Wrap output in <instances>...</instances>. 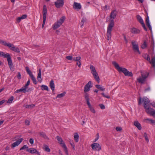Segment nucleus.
<instances>
[{
  "instance_id": "obj_1",
  "label": "nucleus",
  "mask_w": 155,
  "mask_h": 155,
  "mask_svg": "<svg viewBox=\"0 0 155 155\" xmlns=\"http://www.w3.org/2000/svg\"><path fill=\"white\" fill-rule=\"evenodd\" d=\"M117 14L116 11V10H114L111 12L110 14V18L112 19V20L110 21V23L107 26V39L108 41L110 40L111 38V32L112 28L114 25V22L113 19L115 18Z\"/></svg>"
},
{
  "instance_id": "obj_2",
  "label": "nucleus",
  "mask_w": 155,
  "mask_h": 155,
  "mask_svg": "<svg viewBox=\"0 0 155 155\" xmlns=\"http://www.w3.org/2000/svg\"><path fill=\"white\" fill-rule=\"evenodd\" d=\"M112 64L119 72H122L125 76H133L132 72H129L125 68L120 67L119 65L115 61H113Z\"/></svg>"
},
{
  "instance_id": "obj_3",
  "label": "nucleus",
  "mask_w": 155,
  "mask_h": 155,
  "mask_svg": "<svg viewBox=\"0 0 155 155\" xmlns=\"http://www.w3.org/2000/svg\"><path fill=\"white\" fill-rule=\"evenodd\" d=\"M0 56L7 58L9 67L11 71H14V66L11 57L9 54L7 53L5 54L2 51H0Z\"/></svg>"
},
{
  "instance_id": "obj_4",
  "label": "nucleus",
  "mask_w": 155,
  "mask_h": 155,
  "mask_svg": "<svg viewBox=\"0 0 155 155\" xmlns=\"http://www.w3.org/2000/svg\"><path fill=\"white\" fill-rule=\"evenodd\" d=\"M142 102L143 103V106L144 108L150 106V101L149 99L146 97H143V98L140 97L139 98L138 101V105H140Z\"/></svg>"
},
{
  "instance_id": "obj_5",
  "label": "nucleus",
  "mask_w": 155,
  "mask_h": 155,
  "mask_svg": "<svg viewBox=\"0 0 155 155\" xmlns=\"http://www.w3.org/2000/svg\"><path fill=\"white\" fill-rule=\"evenodd\" d=\"M84 97L90 111L92 113L95 114L96 113L95 110L90 103L89 94L86 93L84 95Z\"/></svg>"
},
{
  "instance_id": "obj_6",
  "label": "nucleus",
  "mask_w": 155,
  "mask_h": 155,
  "mask_svg": "<svg viewBox=\"0 0 155 155\" xmlns=\"http://www.w3.org/2000/svg\"><path fill=\"white\" fill-rule=\"evenodd\" d=\"M57 139L58 141V143L61 145L64 149V150L65 151L66 154L67 155H68V153L67 147L66 146L65 143L64 142V141L62 138L59 136H57Z\"/></svg>"
},
{
  "instance_id": "obj_7",
  "label": "nucleus",
  "mask_w": 155,
  "mask_h": 155,
  "mask_svg": "<svg viewBox=\"0 0 155 155\" xmlns=\"http://www.w3.org/2000/svg\"><path fill=\"white\" fill-rule=\"evenodd\" d=\"M148 76V74L147 73H143L141 74V76L140 77L137 78L138 82L141 84L143 83L145 81L146 78Z\"/></svg>"
},
{
  "instance_id": "obj_8",
  "label": "nucleus",
  "mask_w": 155,
  "mask_h": 155,
  "mask_svg": "<svg viewBox=\"0 0 155 155\" xmlns=\"http://www.w3.org/2000/svg\"><path fill=\"white\" fill-rule=\"evenodd\" d=\"M143 57L144 58L147 60V61H149V62L152 65V66L155 68V57H154L152 58L151 61L150 60V58L149 55H148L147 54H145L143 55Z\"/></svg>"
},
{
  "instance_id": "obj_9",
  "label": "nucleus",
  "mask_w": 155,
  "mask_h": 155,
  "mask_svg": "<svg viewBox=\"0 0 155 155\" xmlns=\"http://www.w3.org/2000/svg\"><path fill=\"white\" fill-rule=\"evenodd\" d=\"M47 13V10L46 7L45 5H44L43 7V24L42 26V28L44 27V26L45 24L46 21V15Z\"/></svg>"
},
{
  "instance_id": "obj_10",
  "label": "nucleus",
  "mask_w": 155,
  "mask_h": 155,
  "mask_svg": "<svg viewBox=\"0 0 155 155\" xmlns=\"http://www.w3.org/2000/svg\"><path fill=\"white\" fill-rule=\"evenodd\" d=\"M131 44L132 45L133 49L134 51L137 52L139 54H140V51L138 44L135 41H131Z\"/></svg>"
},
{
  "instance_id": "obj_11",
  "label": "nucleus",
  "mask_w": 155,
  "mask_h": 155,
  "mask_svg": "<svg viewBox=\"0 0 155 155\" xmlns=\"http://www.w3.org/2000/svg\"><path fill=\"white\" fill-rule=\"evenodd\" d=\"M144 109L147 113L151 115L155 118V110L152 108L150 107V106Z\"/></svg>"
},
{
  "instance_id": "obj_12",
  "label": "nucleus",
  "mask_w": 155,
  "mask_h": 155,
  "mask_svg": "<svg viewBox=\"0 0 155 155\" xmlns=\"http://www.w3.org/2000/svg\"><path fill=\"white\" fill-rule=\"evenodd\" d=\"M91 147L92 149L95 151H99L101 150V147L99 143H92Z\"/></svg>"
},
{
  "instance_id": "obj_13",
  "label": "nucleus",
  "mask_w": 155,
  "mask_h": 155,
  "mask_svg": "<svg viewBox=\"0 0 155 155\" xmlns=\"http://www.w3.org/2000/svg\"><path fill=\"white\" fill-rule=\"evenodd\" d=\"M54 4L57 8L62 7L64 5V0H57L54 2Z\"/></svg>"
},
{
  "instance_id": "obj_14",
  "label": "nucleus",
  "mask_w": 155,
  "mask_h": 155,
  "mask_svg": "<svg viewBox=\"0 0 155 155\" xmlns=\"http://www.w3.org/2000/svg\"><path fill=\"white\" fill-rule=\"evenodd\" d=\"M137 18L138 21L142 25V27L144 30L147 31V29L146 27L143 20L141 17L140 15H138L137 16Z\"/></svg>"
},
{
  "instance_id": "obj_15",
  "label": "nucleus",
  "mask_w": 155,
  "mask_h": 155,
  "mask_svg": "<svg viewBox=\"0 0 155 155\" xmlns=\"http://www.w3.org/2000/svg\"><path fill=\"white\" fill-rule=\"evenodd\" d=\"M92 87L91 81H90L85 86L84 88V92L85 93L88 91Z\"/></svg>"
},
{
  "instance_id": "obj_16",
  "label": "nucleus",
  "mask_w": 155,
  "mask_h": 155,
  "mask_svg": "<svg viewBox=\"0 0 155 155\" xmlns=\"http://www.w3.org/2000/svg\"><path fill=\"white\" fill-rule=\"evenodd\" d=\"M10 50L18 53H19L20 52L19 49L17 47H16L14 45L10 43V45L8 47Z\"/></svg>"
},
{
  "instance_id": "obj_17",
  "label": "nucleus",
  "mask_w": 155,
  "mask_h": 155,
  "mask_svg": "<svg viewBox=\"0 0 155 155\" xmlns=\"http://www.w3.org/2000/svg\"><path fill=\"white\" fill-rule=\"evenodd\" d=\"M23 139L21 138L16 141L12 144V147H15L18 146L23 140Z\"/></svg>"
},
{
  "instance_id": "obj_18",
  "label": "nucleus",
  "mask_w": 155,
  "mask_h": 155,
  "mask_svg": "<svg viewBox=\"0 0 155 155\" xmlns=\"http://www.w3.org/2000/svg\"><path fill=\"white\" fill-rule=\"evenodd\" d=\"M27 151L31 154L36 153L38 155H40V153L37 150L34 148L28 149L27 150Z\"/></svg>"
},
{
  "instance_id": "obj_19",
  "label": "nucleus",
  "mask_w": 155,
  "mask_h": 155,
  "mask_svg": "<svg viewBox=\"0 0 155 155\" xmlns=\"http://www.w3.org/2000/svg\"><path fill=\"white\" fill-rule=\"evenodd\" d=\"M27 88L24 86H23L21 88V89H19L17 90L15 92V93H18L20 92L25 93L26 92H28V90H27Z\"/></svg>"
},
{
  "instance_id": "obj_20",
  "label": "nucleus",
  "mask_w": 155,
  "mask_h": 155,
  "mask_svg": "<svg viewBox=\"0 0 155 155\" xmlns=\"http://www.w3.org/2000/svg\"><path fill=\"white\" fill-rule=\"evenodd\" d=\"M146 25L148 27L149 29L151 31L152 30V27L150 24V22H149V17L148 15H147V18H146Z\"/></svg>"
},
{
  "instance_id": "obj_21",
  "label": "nucleus",
  "mask_w": 155,
  "mask_h": 155,
  "mask_svg": "<svg viewBox=\"0 0 155 155\" xmlns=\"http://www.w3.org/2000/svg\"><path fill=\"white\" fill-rule=\"evenodd\" d=\"M49 86L51 89L52 90L53 92H54V81L53 80H51L50 82Z\"/></svg>"
},
{
  "instance_id": "obj_22",
  "label": "nucleus",
  "mask_w": 155,
  "mask_h": 155,
  "mask_svg": "<svg viewBox=\"0 0 155 155\" xmlns=\"http://www.w3.org/2000/svg\"><path fill=\"white\" fill-rule=\"evenodd\" d=\"M134 124L138 130H140L141 129V125L137 120L134 121Z\"/></svg>"
},
{
  "instance_id": "obj_23",
  "label": "nucleus",
  "mask_w": 155,
  "mask_h": 155,
  "mask_svg": "<svg viewBox=\"0 0 155 155\" xmlns=\"http://www.w3.org/2000/svg\"><path fill=\"white\" fill-rule=\"evenodd\" d=\"M74 8L77 10H79L81 8V5L80 3L74 2Z\"/></svg>"
},
{
  "instance_id": "obj_24",
  "label": "nucleus",
  "mask_w": 155,
  "mask_h": 155,
  "mask_svg": "<svg viewBox=\"0 0 155 155\" xmlns=\"http://www.w3.org/2000/svg\"><path fill=\"white\" fill-rule=\"evenodd\" d=\"M131 32L132 33L134 34H138L140 33V30L135 28H133L131 29Z\"/></svg>"
},
{
  "instance_id": "obj_25",
  "label": "nucleus",
  "mask_w": 155,
  "mask_h": 155,
  "mask_svg": "<svg viewBox=\"0 0 155 155\" xmlns=\"http://www.w3.org/2000/svg\"><path fill=\"white\" fill-rule=\"evenodd\" d=\"M61 25L59 22L57 21L56 23H55L53 25V29L54 30L57 29Z\"/></svg>"
},
{
  "instance_id": "obj_26",
  "label": "nucleus",
  "mask_w": 155,
  "mask_h": 155,
  "mask_svg": "<svg viewBox=\"0 0 155 155\" xmlns=\"http://www.w3.org/2000/svg\"><path fill=\"white\" fill-rule=\"evenodd\" d=\"M10 43L9 42L7 43L6 41L0 39V44H1L5 46L8 47L10 45Z\"/></svg>"
},
{
  "instance_id": "obj_27",
  "label": "nucleus",
  "mask_w": 155,
  "mask_h": 155,
  "mask_svg": "<svg viewBox=\"0 0 155 155\" xmlns=\"http://www.w3.org/2000/svg\"><path fill=\"white\" fill-rule=\"evenodd\" d=\"M41 69H39V71L37 79L38 81L40 82H41L42 81L41 78Z\"/></svg>"
},
{
  "instance_id": "obj_28",
  "label": "nucleus",
  "mask_w": 155,
  "mask_h": 155,
  "mask_svg": "<svg viewBox=\"0 0 155 155\" xmlns=\"http://www.w3.org/2000/svg\"><path fill=\"white\" fill-rule=\"evenodd\" d=\"M94 78L96 79V80L98 82V83L99 82L100 79L98 76V74L97 72L92 74Z\"/></svg>"
},
{
  "instance_id": "obj_29",
  "label": "nucleus",
  "mask_w": 155,
  "mask_h": 155,
  "mask_svg": "<svg viewBox=\"0 0 155 155\" xmlns=\"http://www.w3.org/2000/svg\"><path fill=\"white\" fill-rule=\"evenodd\" d=\"M79 135L77 133L74 134V138L75 141L77 143L78 141L79 140Z\"/></svg>"
},
{
  "instance_id": "obj_30",
  "label": "nucleus",
  "mask_w": 155,
  "mask_h": 155,
  "mask_svg": "<svg viewBox=\"0 0 155 155\" xmlns=\"http://www.w3.org/2000/svg\"><path fill=\"white\" fill-rule=\"evenodd\" d=\"M95 87L97 89H99L101 91H103L105 90V88L103 87L98 84H97L95 85Z\"/></svg>"
},
{
  "instance_id": "obj_31",
  "label": "nucleus",
  "mask_w": 155,
  "mask_h": 155,
  "mask_svg": "<svg viewBox=\"0 0 155 155\" xmlns=\"http://www.w3.org/2000/svg\"><path fill=\"white\" fill-rule=\"evenodd\" d=\"M90 69L92 74L97 72L95 67L92 65H90Z\"/></svg>"
},
{
  "instance_id": "obj_32",
  "label": "nucleus",
  "mask_w": 155,
  "mask_h": 155,
  "mask_svg": "<svg viewBox=\"0 0 155 155\" xmlns=\"http://www.w3.org/2000/svg\"><path fill=\"white\" fill-rule=\"evenodd\" d=\"M26 70L27 73L29 74L30 77L32 76L33 75L31 71L29 70V68L28 67H26L25 68Z\"/></svg>"
},
{
  "instance_id": "obj_33",
  "label": "nucleus",
  "mask_w": 155,
  "mask_h": 155,
  "mask_svg": "<svg viewBox=\"0 0 155 155\" xmlns=\"http://www.w3.org/2000/svg\"><path fill=\"white\" fill-rule=\"evenodd\" d=\"M65 18V17L64 16H63L59 20H58L57 21L59 22L60 23H61V24H62L64 22Z\"/></svg>"
},
{
  "instance_id": "obj_34",
  "label": "nucleus",
  "mask_w": 155,
  "mask_h": 155,
  "mask_svg": "<svg viewBox=\"0 0 155 155\" xmlns=\"http://www.w3.org/2000/svg\"><path fill=\"white\" fill-rule=\"evenodd\" d=\"M145 121H147L149 122H150V123L153 124H155V120H153L152 119H145Z\"/></svg>"
},
{
  "instance_id": "obj_35",
  "label": "nucleus",
  "mask_w": 155,
  "mask_h": 155,
  "mask_svg": "<svg viewBox=\"0 0 155 155\" xmlns=\"http://www.w3.org/2000/svg\"><path fill=\"white\" fill-rule=\"evenodd\" d=\"M41 89L42 90H46L48 91H49L48 87L46 85H42L41 86Z\"/></svg>"
},
{
  "instance_id": "obj_36",
  "label": "nucleus",
  "mask_w": 155,
  "mask_h": 155,
  "mask_svg": "<svg viewBox=\"0 0 155 155\" xmlns=\"http://www.w3.org/2000/svg\"><path fill=\"white\" fill-rule=\"evenodd\" d=\"M14 99V97L13 96L11 97L7 101V104H11L12 102V101Z\"/></svg>"
},
{
  "instance_id": "obj_37",
  "label": "nucleus",
  "mask_w": 155,
  "mask_h": 155,
  "mask_svg": "<svg viewBox=\"0 0 155 155\" xmlns=\"http://www.w3.org/2000/svg\"><path fill=\"white\" fill-rule=\"evenodd\" d=\"M66 93L65 92H64L61 94H58L57 95L56 97L57 98H59L62 97L65 95Z\"/></svg>"
},
{
  "instance_id": "obj_38",
  "label": "nucleus",
  "mask_w": 155,
  "mask_h": 155,
  "mask_svg": "<svg viewBox=\"0 0 155 155\" xmlns=\"http://www.w3.org/2000/svg\"><path fill=\"white\" fill-rule=\"evenodd\" d=\"M40 135L42 137H43L45 138L48 139V137L46 136L45 133L43 132H40L39 133Z\"/></svg>"
},
{
  "instance_id": "obj_39",
  "label": "nucleus",
  "mask_w": 155,
  "mask_h": 155,
  "mask_svg": "<svg viewBox=\"0 0 155 155\" xmlns=\"http://www.w3.org/2000/svg\"><path fill=\"white\" fill-rule=\"evenodd\" d=\"M81 59V57L79 56H78V57H74L73 58V60L75 61H80V59Z\"/></svg>"
},
{
  "instance_id": "obj_40",
  "label": "nucleus",
  "mask_w": 155,
  "mask_h": 155,
  "mask_svg": "<svg viewBox=\"0 0 155 155\" xmlns=\"http://www.w3.org/2000/svg\"><path fill=\"white\" fill-rule=\"evenodd\" d=\"M31 78L32 80L33 81V82L34 84H37V81L36 80V79L34 77V75L32 76H31L30 77Z\"/></svg>"
},
{
  "instance_id": "obj_41",
  "label": "nucleus",
  "mask_w": 155,
  "mask_h": 155,
  "mask_svg": "<svg viewBox=\"0 0 155 155\" xmlns=\"http://www.w3.org/2000/svg\"><path fill=\"white\" fill-rule=\"evenodd\" d=\"M35 106V105L31 104L30 105H27L25 107L27 108H32Z\"/></svg>"
},
{
  "instance_id": "obj_42",
  "label": "nucleus",
  "mask_w": 155,
  "mask_h": 155,
  "mask_svg": "<svg viewBox=\"0 0 155 155\" xmlns=\"http://www.w3.org/2000/svg\"><path fill=\"white\" fill-rule=\"evenodd\" d=\"M147 47V44L146 41H144L143 44L141 45V48L142 49H145Z\"/></svg>"
},
{
  "instance_id": "obj_43",
  "label": "nucleus",
  "mask_w": 155,
  "mask_h": 155,
  "mask_svg": "<svg viewBox=\"0 0 155 155\" xmlns=\"http://www.w3.org/2000/svg\"><path fill=\"white\" fill-rule=\"evenodd\" d=\"M143 136L145 137V139L146 140V141L147 143L148 142L149 140V139H148V137H147V134L146 133H144V135H143Z\"/></svg>"
},
{
  "instance_id": "obj_44",
  "label": "nucleus",
  "mask_w": 155,
  "mask_h": 155,
  "mask_svg": "<svg viewBox=\"0 0 155 155\" xmlns=\"http://www.w3.org/2000/svg\"><path fill=\"white\" fill-rule=\"evenodd\" d=\"M45 147V151L47 152H50V150L49 148L48 147L47 145H45L44 146Z\"/></svg>"
},
{
  "instance_id": "obj_45",
  "label": "nucleus",
  "mask_w": 155,
  "mask_h": 155,
  "mask_svg": "<svg viewBox=\"0 0 155 155\" xmlns=\"http://www.w3.org/2000/svg\"><path fill=\"white\" fill-rule=\"evenodd\" d=\"M25 149H28V146H27V145H24V146H23L22 147H21L20 149V150H24Z\"/></svg>"
},
{
  "instance_id": "obj_46",
  "label": "nucleus",
  "mask_w": 155,
  "mask_h": 155,
  "mask_svg": "<svg viewBox=\"0 0 155 155\" xmlns=\"http://www.w3.org/2000/svg\"><path fill=\"white\" fill-rule=\"evenodd\" d=\"M30 83V80H29L27 81V83L25 84V86H24L27 89L28 87V86L29 84Z\"/></svg>"
},
{
  "instance_id": "obj_47",
  "label": "nucleus",
  "mask_w": 155,
  "mask_h": 155,
  "mask_svg": "<svg viewBox=\"0 0 155 155\" xmlns=\"http://www.w3.org/2000/svg\"><path fill=\"white\" fill-rule=\"evenodd\" d=\"M66 58L67 59L69 60H71L73 59L72 56H67L66 57Z\"/></svg>"
},
{
  "instance_id": "obj_48",
  "label": "nucleus",
  "mask_w": 155,
  "mask_h": 155,
  "mask_svg": "<svg viewBox=\"0 0 155 155\" xmlns=\"http://www.w3.org/2000/svg\"><path fill=\"white\" fill-rule=\"evenodd\" d=\"M70 143V144L71 145V147H72L73 149L74 150H75V145H74L73 141H72V142H71Z\"/></svg>"
},
{
  "instance_id": "obj_49",
  "label": "nucleus",
  "mask_w": 155,
  "mask_h": 155,
  "mask_svg": "<svg viewBox=\"0 0 155 155\" xmlns=\"http://www.w3.org/2000/svg\"><path fill=\"white\" fill-rule=\"evenodd\" d=\"M101 94L103 95V96L105 97V98H110V97L108 96V95H106L104 93H101Z\"/></svg>"
},
{
  "instance_id": "obj_50",
  "label": "nucleus",
  "mask_w": 155,
  "mask_h": 155,
  "mask_svg": "<svg viewBox=\"0 0 155 155\" xmlns=\"http://www.w3.org/2000/svg\"><path fill=\"white\" fill-rule=\"evenodd\" d=\"M123 35L124 37V41H125L126 43V44L128 42V41L127 39L126 38L125 35L124 34H123Z\"/></svg>"
},
{
  "instance_id": "obj_51",
  "label": "nucleus",
  "mask_w": 155,
  "mask_h": 155,
  "mask_svg": "<svg viewBox=\"0 0 155 155\" xmlns=\"http://www.w3.org/2000/svg\"><path fill=\"white\" fill-rule=\"evenodd\" d=\"M25 123L26 125L28 126L30 124V122L28 120H26L25 121Z\"/></svg>"
},
{
  "instance_id": "obj_52",
  "label": "nucleus",
  "mask_w": 155,
  "mask_h": 155,
  "mask_svg": "<svg viewBox=\"0 0 155 155\" xmlns=\"http://www.w3.org/2000/svg\"><path fill=\"white\" fill-rule=\"evenodd\" d=\"M116 130L117 131H121L122 130V128L121 127H117L116 128Z\"/></svg>"
},
{
  "instance_id": "obj_53",
  "label": "nucleus",
  "mask_w": 155,
  "mask_h": 155,
  "mask_svg": "<svg viewBox=\"0 0 155 155\" xmlns=\"http://www.w3.org/2000/svg\"><path fill=\"white\" fill-rule=\"evenodd\" d=\"M97 137L95 138V139L94 141V142H96L98 139L99 138V134L97 133Z\"/></svg>"
},
{
  "instance_id": "obj_54",
  "label": "nucleus",
  "mask_w": 155,
  "mask_h": 155,
  "mask_svg": "<svg viewBox=\"0 0 155 155\" xmlns=\"http://www.w3.org/2000/svg\"><path fill=\"white\" fill-rule=\"evenodd\" d=\"M100 108L102 109H104L105 108V107L103 104H100L99 105Z\"/></svg>"
},
{
  "instance_id": "obj_55",
  "label": "nucleus",
  "mask_w": 155,
  "mask_h": 155,
  "mask_svg": "<svg viewBox=\"0 0 155 155\" xmlns=\"http://www.w3.org/2000/svg\"><path fill=\"white\" fill-rule=\"evenodd\" d=\"M27 17V15H22L21 17L22 19H23L26 18Z\"/></svg>"
},
{
  "instance_id": "obj_56",
  "label": "nucleus",
  "mask_w": 155,
  "mask_h": 155,
  "mask_svg": "<svg viewBox=\"0 0 155 155\" xmlns=\"http://www.w3.org/2000/svg\"><path fill=\"white\" fill-rule=\"evenodd\" d=\"M29 142L31 144H32L34 143V140L32 138H30L29 140Z\"/></svg>"
},
{
  "instance_id": "obj_57",
  "label": "nucleus",
  "mask_w": 155,
  "mask_h": 155,
  "mask_svg": "<svg viewBox=\"0 0 155 155\" xmlns=\"http://www.w3.org/2000/svg\"><path fill=\"white\" fill-rule=\"evenodd\" d=\"M85 21H86L85 19H83L81 21V25L82 26L83 25L84 23L85 22Z\"/></svg>"
},
{
  "instance_id": "obj_58",
  "label": "nucleus",
  "mask_w": 155,
  "mask_h": 155,
  "mask_svg": "<svg viewBox=\"0 0 155 155\" xmlns=\"http://www.w3.org/2000/svg\"><path fill=\"white\" fill-rule=\"evenodd\" d=\"M77 65H78V66L79 67H80L81 64V61H77Z\"/></svg>"
},
{
  "instance_id": "obj_59",
  "label": "nucleus",
  "mask_w": 155,
  "mask_h": 155,
  "mask_svg": "<svg viewBox=\"0 0 155 155\" xmlns=\"http://www.w3.org/2000/svg\"><path fill=\"white\" fill-rule=\"evenodd\" d=\"M5 100H2V101H0V105H2L5 102Z\"/></svg>"
},
{
  "instance_id": "obj_60",
  "label": "nucleus",
  "mask_w": 155,
  "mask_h": 155,
  "mask_svg": "<svg viewBox=\"0 0 155 155\" xmlns=\"http://www.w3.org/2000/svg\"><path fill=\"white\" fill-rule=\"evenodd\" d=\"M17 78L18 79H20L21 78V75L20 73L19 72L17 76Z\"/></svg>"
},
{
  "instance_id": "obj_61",
  "label": "nucleus",
  "mask_w": 155,
  "mask_h": 155,
  "mask_svg": "<svg viewBox=\"0 0 155 155\" xmlns=\"http://www.w3.org/2000/svg\"><path fill=\"white\" fill-rule=\"evenodd\" d=\"M22 19L21 18V17H18L17 19V22L18 23V22H20V21H21V20Z\"/></svg>"
},
{
  "instance_id": "obj_62",
  "label": "nucleus",
  "mask_w": 155,
  "mask_h": 155,
  "mask_svg": "<svg viewBox=\"0 0 155 155\" xmlns=\"http://www.w3.org/2000/svg\"><path fill=\"white\" fill-rule=\"evenodd\" d=\"M150 90V87H148L145 90V91H149Z\"/></svg>"
},
{
  "instance_id": "obj_63",
  "label": "nucleus",
  "mask_w": 155,
  "mask_h": 155,
  "mask_svg": "<svg viewBox=\"0 0 155 155\" xmlns=\"http://www.w3.org/2000/svg\"><path fill=\"white\" fill-rule=\"evenodd\" d=\"M137 0L141 3H142L143 2V1H144V0Z\"/></svg>"
},
{
  "instance_id": "obj_64",
  "label": "nucleus",
  "mask_w": 155,
  "mask_h": 155,
  "mask_svg": "<svg viewBox=\"0 0 155 155\" xmlns=\"http://www.w3.org/2000/svg\"><path fill=\"white\" fill-rule=\"evenodd\" d=\"M152 105L153 107H155V103L152 104Z\"/></svg>"
}]
</instances>
